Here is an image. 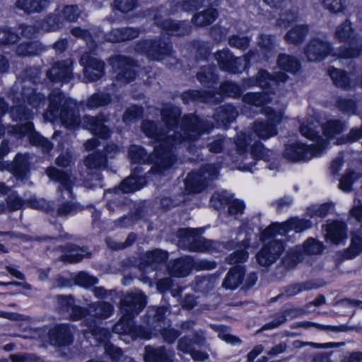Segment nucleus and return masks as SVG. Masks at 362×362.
Instances as JSON below:
<instances>
[{
	"mask_svg": "<svg viewBox=\"0 0 362 362\" xmlns=\"http://www.w3.org/2000/svg\"><path fill=\"white\" fill-rule=\"evenodd\" d=\"M180 128V131H165L153 121L145 120L142 122L144 134L157 143L154 147V164L148 173L161 175L169 169L175 161L173 149L182 142L195 141L202 133L211 130L213 124L189 114L181 119Z\"/></svg>",
	"mask_w": 362,
	"mask_h": 362,
	"instance_id": "obj_1",
	"label": "nucleus"
},
{
	"mask_svg": "<svg viewBox=\"0 0 362 362\" xmlns=\"http://www.w3.org/2000/svg\"><path fill=\"white\" fill-rule=\"evenodd\" d=\"M317 124V122H314V119H311L300 127V134L309 139H316V144L306 146L302 143H295L287 145L284 152V157L286 159L292 162L307 161L318 156L326 148L327 141L318 136Z\"/></svg>",
	"mask_w": 362,
	"mask_h": 362,
	"instance_id": "obj_2",
	"label": "nucleus"
},
{
	"mask_svg": "<svg viewBox=\"0 0 362 362\" xmlns=\"http://www.w3.org/2000/svg\"><path fill=\"white\" fill-rule=\"evenodd\" d=\"M288 76L282 72L272 76L266 71H259L256 77L257 84L265 90L261 93L245 94L243 98V102L257 107L269 103L272 100V95L276 89L278 83L285 82Z\"/></svg>",
	"mask_w": 362,
	"mask_h": 362,
	"instance_id": "obj_3",
	"label": "nucleus"
},
{
	"mask_svg": "<svg viewBox=\"0 0 362 362\" xmlns=\"http://www.w3.org/2000/svg\"><path fill=\"white\" fill-rule=\"evenodd\" d=\"M236 147V153L240 157V160L243 163V165L239 166L238 169L243 171H251V168L255 164V161L247 163L246 160L248 159V156H250V158L253 160H264L269 161L270 158L273 155V152L269 149L264 148L263 144L257 141L254 143L251 147L250 153L247 152V147L248 146V141L247 139V135L245 134H240L237 136L235 141Z\"/></svg>",
	"mask_w": 362,
	"mask_h": 362,
	"instance_id": "obj_4",
	"label": "nucleus"
},
{
	"mask_svg": "<svg viewBox=\"0 0 362 362\" xmlns=\"http://www.w3.org/2000/svg\"><path fill=\"white\" fill-rule=\"evenodd\" d=\"M206 337L205 332L199 330L197 331L193 337L184 336L177 341V349L183 354H189L196 362H202L208 359L209 354L206 351L197 350L194 346L198 347L206 346Z\"/></svg>",
	"mask_w": 362,
	"mask_h": 362,
	"instance_id": "obj_5",
	"label": "nucleus"
},
{
	"mask_svg": "<svg viewBox=\"0 0 362 362\" xmlns=\"http://www.w3.org/2000/svg\"><path fill=\"white\" fill-rule=\"evenodd\" d=\"M134 50L144 54L150 60L158 62L170 57L173 52L170 43L161 39L138 41L134 46Z\"/></svg>",
	"mask_w": 362,
	"mask_h": 362,
	"instance_id": "obj_6",
	"label": "nucleus"
},
{
	"mask_svg": "<svg viewBox=\"0 0 362 362\" xmlns=\"http://www.w3.org/2000/svg\"><path fill=\"white\" fill-rule=\"evenodd\" d=\"M217 174V168L214 165H206L199 172H192L185 180V189L190 193H199L210 180L216 178Z\"/></svg>",
	"mask_w": 362,
	"mask_h": 362,
	"instance_id": "obj_7",
	"label": "nucleus"
},
{
	"mask_svg": "<svg viewBox=\"0 0 362 362\" xmlns=\"http://www.w3.org/2000/svg\"><path fill=\"white\" fill-rule=\"evenodd\" d=\"M254 53L250 51L240 57H234L229 50L223 49L215 54L220 69L230 73H238L244 70L249 64Z\"/></svg>",
	"mask_w": 362,
	"mask_h": 362,
	"instance_id": "obj_8",
	"label": "nucleus"
},
{
	"mask_svg": "<svg viewBox=\"0 0 362 362\" xmlns=\"http://www.w3.org/2000/svg\"><path fill=\"white\" fill-rule=\"evenodd\" d=\"M311 227L312 223L309 220L291 218L282 223H274L271 224L262 232L261 235L262 238L264 240L276 235H285L286 232L290 230L300 233Z\"/></svg>",
	"mask_w": 362,
	"mask_h": 362,
	"instance_id": "obj_9",
	"label": "nucleus"
},
{
	"mask_svg": "<svg viewBox=\"0 0 362 362\" xmlns=\"http://www.w3.org/2000/svg\"><path fill=\"white\" fill-rule=\"evenodd\" d=\"M304 54L309 62H319L333 54L331 43L325 37H313L304 47Z\"/></svg>",
	"mask_w": 362,
	"mask_h": 362,
	"instance_id": "obj_10",
	"label": "nucleus"
},
{
	"mask_svg": "<svg viewBox=\"0 0 362 362\" xmlns=\"http://www.w3.org/2000/svg\"><path fill=\"white\" fill-rule=\"evenodd\" d=\"M284 250V245L281 240H269L256 253L257 262L261 267H269L279 259Z\"/></svg>",
	"mask_w": 362,
	"mask_h": 362,
	"instance_id": "obj_11",
	"label": "nucleus"
},
{
	"mask_svg": "<svg viewBox=\"0 0 362 362\" xmlns=\"http://www.w3.org/2000/svg\"><path fill=\"white\" fill-rule=\"evenodd\" d=\"M83 68V81L86 83L98 81L105 74V63L88 52L83 53L79 59Z\"/></svg>",
	"mask_w": 362,
	"mask_h": 362,
	"instance_id": "obj_12",
	"label": "nucleus"
},
{
	"mask_svg": "<svg viewBox=\"0 0 362 362\" xmlns=\"http://www.w3.org/2000/svg\"><path fill=\"white\" fill-rule=\"evenodd\" d=\"M110 62L116 72L115 78L117 81L129 83L135 78V65L131 59L117 55L111 57Z\"/></svg>",
	"mask_w": 362,
	"mask_h": 362,
	"instance_id": "obj_13",
	"label": "nucleus"
},
{
	"mask_svg": "<svg viewBox=\"0 0 362 362\" xmlns=\"http://www.w3.org/2000/svg\"><path fill=\"white\" fill-rule=\"evenodd\" d=\"M9 97L15 101L26 100L33 107L37 108L45 104V97L40 93H36L30 86H21L15 83L12 87Z\"/></svg>",
	"mask_w": 362,
	"mask_h": 362,
	"instance_id": "obj_14",
	"label": "nucleus"
},
{
	"mask_svg": "<svg viewBox=\"0 0 362 362\" xmlns=\"http://www.w3.org/2000/svg\"><path fill=\"white\" fill-rule=\"evenodd\" d=\"M146 296L140 291L127 293L121 300L120 310L123 313L122 317H134L145 307Z\"/></svg>",
	"mask_w": 362,
	"mask_h": 362,
	"instance_id": "obj_15",
	"label": "nucleus"
},
{
	"mask_svg": "<svg viewBox=\"0 0 362 362\" xmlns=\"http://www.w3.org/2000/svg\"><path fill=\"white\" fill-rule=\"evenodd\" d=\"M73 100L62 93L59 89L53 90L49 95V105L47 111L43 114L44 121L54 123L57 121V113L65 108L66 104Z\"/></svg>",
	"mask_w": 362,
	"mask_h": 362,
	"instance_id": "obj_16",
	"label": "nucleus"
},
{
	"mask_svg": "<svg viewBox=\"0 0 362 362\" xmlns=\"http://www.w3.org/2000/svg\"><path fill=\"white\" fill-rule=\"evenodd\" d=\"M14 129L16 133L21 136H28L29 142L33 146L41 148L44 152H49L52 149V144L34 129L32 122H27L16 125Z\"/></svg>",
	"mask_w": 362,
	"mask_h": 362,
	"instance_id": "obj_17",
	"label": "nucleus"
},
{
	"mask_svg": "<svg viewBox=\"0 0 362 362\" xmlns=\"http://www.w3.org/2000/svg\"><path fill=\"white\" fill-rule=\"evenodd\" d=\"M113 332L119 334H128L134 339H149L151 333L148 329L136 326L133 318H120L113 327Z\"/></svg>",
	"mask_w": 362,
	"mask_h": 362,
	"instance_id": "obj_18",
	"label": "nucleus"
},
{
	"mask_svg": "<svg viewBox=\"0 0 362 362\" xmlns=\"http://www.w3.org/2000/svg\"><path fill=\"white\" fill-rule=\"evenodd\" d=\"M57 308L62 315L70 313V317H86L88 309L75 305L74 297L71 295H58L55 298Z\"/></svg>",
	"mask_w": 362,
	"mask_h": 362,
	"instance_id": "obj_19",
	"label": "nucleus"
},
{
	"mask_svg": "<svg viewBox=\"0 0 362 362\" xmlns=\"http://www.w3.org/2000/svg\"><path fill=\"white\" fill-rule=\"evenodd\" d=\"M107 119L103 115H98L95 117L84 115L82 119L83 127L90 130L95 135L101 139H107L110 136V131L105 124Z\"/></svg>",
	"mask_w": 362,
	"mask_h": 362,
	"instance_id": "obj_20",
	"label": "nucleus"
},
{
	"mask_svg": "<svg viewBox=\"0 0 362 362\" xmlns=\"http://www.w3.org/2000/svg\"><path fill=\"white\" fill-rule=\"evenodd\" d=\"M72 75L71 59L57 62L47 71L48 78L52 82L67 83L72 78Z\"/></svg>",
	"mask_w": 362,
	"mask_h": 362,
	"instance_id": "obj_21",
	"label": "nucleus"
},
{
	"mask_svg": "<svg viewBox=\"0 0 362 362\" xmlns=\"http://www.w3.org/2000/svg\"><path fill=\"white\" fill-rule=\"evenodd\" d=\"M154 23L171 35H185L189 33L191 30L189 23L185 21L176 22L168 18L164 19L159 14L155 15Z\"/></svg>",
	"mask_w": 362,
	"mask_h": 362,
	"instance_id": "obj_22",
	"label": "nucleus"
},
{
	"mask_svg": "<svg viewBox=\"0 0 362 362\" xmlns=\"http://www.w3.org/2000/svg\"><path fill=\"white\" fill-rule=\"evenodd\" d=\"M139 33L140 30L139 28L127 27L112 29L110 33L104 35L103 38L100 39L99 35L95 36V38L99 42H119L135 39L139 36Z\"/></svg>",
	"mask_w": 362,
	"mask_h": 362,
	"instance_id": "obj_23",
	"label": "nucleus"
},
{
	"mask_svg": "<svg viewBox=\"0 0 362 362\" xmlns=\"http://www.w3.org/2000/svg\"><path fill=\"white\" fill-rule=\"evenodd\" d=\"M59 119L62 124L68 129H75L81 123L79 112L76 107V103L73 101L66 104L65 108H63L57 113V119Z\"/></svg>",
	"mask_w": 362,
	"mask_h": 362,
	"instance_id": "obj_24",
	"label": "nucleus"
},
{
	"mask_svg": "<svg viewBox=\"0 0 362 362\" xmlns=\"http://www.w3.org/2000/svg\"><path fill=\"white\" fill-rule=\"evenodd\" d=\"M324 285V281L320 279H312L304 282L292 284L284 288V293L272 299L271 300H275L276 298H280L282 295H286L287 296H294L303 291L319 288Z\"/></svg>",
	"mask_w": 362,
	"mask_h": 362,
	"instance_id": "obj_25",
	"label": "nucleus"
},
{
	"mask_svg": "<svg viewBox=\"0 0 362 362\" xmlns=\"http://www.w3.org/2000/svg\"><path fill=\"white\" fill-rule=\"evenodd\" d=\"M193 267V261L189 257L171 260L167 265L168 274L174 277H185Z\"/></svg>",
	"mask_w": 362,
	"mask_h": 362,
	"instance_id": "obj_26",
	"label": "nucleus"
},
{
	"mask_svg": "<svg viewBox=\"0 0 362 362\" xmlns=\"http://www.w3.org/2000/svg\"><path fill=\"white\" fill-rule=\"evenodd\" d=\"M144 359L145 362H175V356L173 351L168 350L164 346L154 349L147 346L145 347Z\"/></svg>",
	"mask_w": 362,
	"mask_h": 362,
	"instance_id": "obj_27",
	"label": "nucleus"
},
{
	"mask_svg": "<svg viewBox=\"0 0 362 362\" xmlns=\"http://www.w3.org/2000/svg\"><path fill=\"white\" fill-rule=\"evenodd\" d=\"M51 343L54 346H67L72 343L73 336L69 327L66 325H59L49 332Z\"/></svg>",
	"mask_w": 362,
	"mask_h": 362,
	"instance_id": "obj_28",
	"label": "nucleus"
},
{
	"mask_svg": "<svg viewBox=\"0 0 362 362\" xmlns=\"http://www.w3.org/2000/svg\"><path fill=\"white\" fill-rule=\"evenodd\" d=\"M46 173L50 179L59 183L60 185L58 188L59 192H62L64 189L69 194V197H72L74 180L69 175L53 167L48 168Z\"/></svg>",
	"mask_w": 362,
	"mask_h": 362,
	"instance_id": "obj_29",
	"label": "nucleus"
},
{
	"mask_svg": "<svg viewBox=\"0 0 362 362\" xmlns=\"http://www.w3.org/2000/svg\"><path fill=\"white\" fill-rule=\"evenodd\" d=\"M54 0H16V8L28 14L41 13L47 10Z\"/></svg>",
	"mask_w": 362,
	"mask_h": 362,
	"instance_id": "obj_30",
	"label": "nucleus"
},
{
	"mask_svg": "<svg viewBox=\"0 0 362 362\" xmlns=\"http://www.w3.org/2000/svg\"><path fill=\"white\" fill-rule=\"evenodd\" d=\"M245 274V268L242 266L230 268L223 281L222 287L228 290L235 289L242 284Z\"/></svg>",
	"mask_w": 362,
	"mask_h": 362,
	"instance_id": "obj_31",
	"label": "nucleus"
},
{
	"mask_svg": "<svg viewBox=\"0 0 362 362\" xmlns=\"http://www.w3.org/2000/svg\"><path fill=\"white\" fill-rule=\"evenodd\" d=\"M45 47L37 41L23 42L17 45L15 53L21 57H31L40 55L45 51Z\"/></svg>",
	"mask_w": 362,
	"mask_h": 362,
	"instance_id": "obj_32",
	"label": "nucleus"
},
{
	"mask_svg": "<svg viewBox=\"0 0 362 362\" xmlns=\"http://www.w3.org/2000/svg\"><path fill=\"white\" fill-rule=\"evenodd\" d=\"M181 115L179 107L171 105H165L160 110L161 119L165 124L168 130L175 131L174 129L178 128V118Z\"/></svg>",
	"mask_w": 362,
	"mask_h": 362,
	"instance_id": "obj_33",
	"label": "nucleus"
},
{
	"mask_svg": "<svg viewBox=\"0 0 362 362\" xmlns=\"http://www.w3.org/2000/svg\"><path fill=\"white\" fill-rule=\"evenodd\" d=\"M325 237L332 243L337 244L346 238V226L339 221H333L326 226Z\"/></svg>",
	"mask_w": 362,
	"mask_h": 362,
	"instance_id": "obj_34",
	"label": "nucleus"
},
{
	"mask_svg": "<svg viewBox=\"0 0 362 362\" xmlns=\"http://www.w3.org/2000/svg\"><path fill=\"white\" fill-rule=\"evenodd\" d=\"M238 114V110L235 107L226 105L216 109L214 118L218 124L225 126L234 121Z\"/></svg>",
	"mask_w": 362,
	"mask_h": 362,
	"instance_id": "obj_35",
	"label": "nucleus"
},
{
	"mask_svg": "<svg viewBox=\"0 0 362 362\" xmlns=\"http://www.w3.org/2000/svg\"><path fill=\"white\" fill-rule=\"evenodd\" d=\"M29 156L28 154L18 153L11 165V171L18 178L23 179L29 171Z\"/></svg>",
	"mask_w": 362,
	"mask_h": 362,
	"instance_id": "obj_36",
	"label": "nucleus"
},
{
	"mask_svg": "<svg viewBox=\"0 0 362 362\" xmlns=\"http://www.w3.org/2000/svg\"><path fill=\"white\" fill-rule=\"evenodd\" d=\"M304 257L303 247L300 245H297L287 251L283 258L282 264L288 269H294L298 264L303 260Z\"/></svg>",
	"mask_w": 362,
	"mask_h": 362,
	"instance_id": "obj_37",
	"label": "nucleus"
},
{
	"mask_svg": "<svg viewBox=\"0 0 362 362\" xmlns=\"http://www.w3.org/2000/svg\"><path fill=\"white\" fill-rule=\"evenodd\" d=\"M308 31L307 25H296L286 33L284 39L288 44L299 45L303 42Z\"/></svg>",
	"mask_w": 362,
	"mask_h": 362,
	"instance_id": "obj_38",
	"label": "nucleus"
},
{
	"mask_svg": "<svg viewBox=\"0 0 362 362\" xmlns=\"http://www.w3.org/2000/svg\"><path fill=\"white\" fill-rule=\"evenodd\" d=\"M213 97L214 95L211 92L195 90H187L181 95V98L185 104L194 101L210 103L213 100Z\"/></svg>",
	"mask_w": 362,
	"mask_h": 362,
	"instance_id": "obj_39",
	"label": "nucleus"
},
{
	"mask_svg": "<svg viewBox=\"0 0 362 362\" xmlns=\"http://www.w3.org/2000/svg\"><path fill=\"white\" fill-rule=\"evenodd\" d=\"M252 131L257 136L262 139H267L277 134V130L274 124L269 122L256 121L253 123Z\"/></svg>",
	"mask_w": 362,
	"mask_h": 362,
	"instance_id": "obj_40",
	"label": "nucleus"
},
{
	"mask_svg": "<svg viewBox=\"0 0 362 362\" xmlns=\"http://www.w3.org/2000/svg\"><path fill=\"white\" fill-rule=\"evenodd\" d=\"M197 230L192 228H182L177 231L179 247L190 251V248L195 238L197 235Z\"/></svg>",
	"mask_w": 362,
	"mask_h": 362,
	"instance_id": "obj_41",
	"label": "nucleus"
},
{
	"mask_svg": "<svg viewBox=\"0 0 362 362\" xmlns=\"http://www.w3.org/2000/svg\"><path fill=\"white\" fill-rule=\"evenodd\" d=\"M216 68L213 66H204L200 68L197 74V79L207 87L211 86L217 80L215 73Z\"/></svg>",
	"mask_w": 362,
	"mask_h": 362,
	"instance_id": "obj_42",
	"label": "nucleus"
},
{
	"mask_svg": "<svg viewBox=\"0 0 362 362\" xmlns=\"http://www.w3.org/2000/svg\"><path fill=\"white\" fill-rule=\"evenodd\" d=\"M168 259V252L159 249L146 252L144 262L152 269H156L157 267L164 263Z\"/></svg>",
	"mask_w": 362,
	"mask_h": 362,
	"instance_id": "obj_43",
	"label": "nucleus"
},
{
	"mask_svg": "<svg viewBox=\"0 0 362 362\" xmlns=\"http://www.w3.org/2000/svg\"><path fill=\"white\" fill-rule=\"evenodd\" d=\"M302 326L306 329L313 327L327 332H345L355 329L354 326L349 325V324L339 325H326L309 322H303Z\"/></svg>",
	"mask_w": 362,
	"mask_h": 362,
	"instance_id": "obj_44",
	"label": "nucleus"
},
{
	"mask_svg": "<svg viewBox=\"0 0 362 362\" xmlns=\"http://www.w3.org/2000/svg\"><path fill=\"white\" fill-rule=\"evenodd\" d=\"M216 279L213 276H197L195 278L192 288L195 292L206 293L214 289Z\"/></svg>",
	"mask_w": 362,
	"mask_h": 362,
	"instance_id": "obj_45",
	"label": "nucleus"
},
{
	"mask_svg": "<svg viewBox=\"0 0 362 362\" xmlns=\"http://www.w3.org/2000/svg\"><path fill=\"white\" fill-rule=\"evenodd\" d=\"M217 16L216 10L211 8L196 13L192 21L197 26H206L212 23Z\"/></svg>",
	"mask_w": 362,
	"mask_h": 362,
	"instance_id": "obj_46",
	"label": "nucleus"
},
{
	"mask_svg": "<svg viewBox=\"0 0 362 362\" xmlns=\"http://www.w3.org/2000/svg\"><path fill=\"white\" fill-rule=\"evenodd\" d=\"M146 184V180L141 176H129L119 185V189L124 193H129L139 189Z\"/></svg>",
	"mask_w": 362,
	"mask_h": 362,
	"instance_id": "obj_47",
	"label": "nucleus"
},
{
	"mask_svg": "<svg viewBox=\"0 0 362 362\" xmlns=\"http://www.w3.org/2000/svg\"><path fill=\"white\" fill-rule=\"evenodd\" d=\"M86 308L88 309L90 312L88 315H93V317H97V315L109 317L112 315L114 310L113 306L105 301L89 304Z\"/></svg>",
	"mask_w": 362,
	"mask_h": 362,
	"instance_id": "obj_48",
	"label": "nucleus"
},
{
	"mask_svg": "<svg viewBox=\"0 0 362 362\" xmlns=\"http://www.w3.org/2000/svg\"><path fill=\"white\" fill-rule=\"evenodd\" d=\"M21 40L19 33L12 28L4 26L0 28V47L11 46Z\"/></svg>",
	"mask_w": 362,
	"mask_h": 362,
	"instance_id": "obj_49",
	"label": "nucleus"
},
{
	"mask_svg": "<svg viewBox=\"0 0 362 362\" xmlns=\"http://www.w3.org/2000/svg\"><path fill=\"white\" fill-rule=\"evenodd\" d=\"M279 66L291 73H295L299 70L300 62L298 60L291 55L280 54L278 57Z\"/></svg>",
	"mask_w": 362,
	"mask_h": 362,
	"instance_id": "obj_50",
	"label": "nucleus"
},
{
	"mask_svg": "<svg viewBox=\"0 0 362 362\" xmlns=\"http://www.w3.org/2000/svg\"><path fill=\"white\" fill-rule=\"evenodd\" d=\"M111 102V96L105 93H96L93 94L86 102V107L88 109H96L100 107L105 106Z\"/></svg>",
	"mask_w": 362,
	"mask_h": 362,
	"instance_id": "obj_51",
	"label": "nucleus"
},
{
	"mask_svg": "<svg viewBox=\"0 0 362 362\" xmlns=\"http://www.w3.org/2000/svg\"><path fill=\"white\" fill-rule=\"evenodd\" d=\"M107 163V158L100 152H95L88 155L85 160V165L89 169H100L105 168Z\"/></svg>",
	"mask_w": 362,
	"mask_h": 362,
	"instance_id": "obj_52",
	"label": "nucleus"
},
{
	"mask_svg": "<svg viewBox=\"0 0 362 362\" xmlns=\"http://www.w3.org/2000/svg\"><path fill=\"white\" fill-rule=\"evenodd\" d=\"M63 22L56 13H50L39 23V27L45 31H54L62 28Z\"/></svg>",
	"mask_w": 362,
	"mask_h": 362,
	"instance_id": "obj_53",
	"label": "nucleus"
},
{
	"mask_svg": "<svg viewBox=\"0 0 362 362\" xmlns=\"http://www.w3.org/2000/svg\"><path fill=\"white\" fill-rule=\"evenodd\" d=\"M322 128L325 135L331 138L342 132L345 125L338 119H330L325 123Z\"/></svg>",
	"mask_w": 362,
	"mask_h": 362,
	"instance_id": "obj_54",
	"label": "nucleus"
},
{
	"mask_svg": "<svg viewBox=\"0 0 362 362\" xmlns=\"http://www.w3.org/2000/svg\"><path fill=\"white\" fill-rule=\"evenodd\" d=\"M81 210L82 208L79 204L72 201H65L62 202V203L58 206L56 211V215L57 216L63 217L72 215Z\"/></svg>",
	"mask_w": 362,
	"mask_h": 362,
	"instance_id": "obj_55",
	"label": "nucleus"
},
{
	"mask_svg": "<svg viewBox=\"0 0 362 362\" xmlns=\"http://www.w3.org/2000/svg\"><path fill=\"white\" fill-rule=\"evenodd\" d=\"M328 73L337 87L346 88L349 86V80L344 71L332 67L328 70Z\"/></svg>",
	"mask_w": 362,
	"mask_h": 362,
	"instance_id": "obj_56",
	"label": "nucleus"
},
{
	"mask_svg": "<svg viewBox=\"0 0 362 362\" xmlns=\"http://www.w3.org/2000/svg\"><path fill=\"white\" fill-rule=\"evenodd\" d=\"M11 117L14 121L30 119L33 117V112L22 105L13 106L11 109Z\"/></svg>",
	"mask_w": 362,
	"mask_h": 362,
	"instance_id": "obj_57",
	"label": "nucleus"
},
{
	"mask_svg": "<svg viewBox=\"0 0 362 362\" xmlns=\"http://www.w3.org/2000/svg\"><path fill=\"white\" fill-rule=\"evenodd\" d=\"M40 71L36 67L27 68L23 76V79L16 83H20L21 86H30V84H35L40 81Z\"/></svg>",
	"mask_w": 362,
	"mask_h": 362,
	"instance_id": "obj_58",
	"label": "nucleus"
},
{
	"mask_svg": "<svg viewBox=\"0 0 362 362\" xmlns=\"http://www.w3.org/2000/svg\"><path fill=\"white\" fill-rule=\"evenodd\" d=\"M129 156L134 163H145L149 159V156L144 148L136 145H132L129 147Z\"/></svg>",
	"mask_w": 362,
	"mask_h": 362,
	"instance_id": "obj_59",
	"label": "nucleus"
},
{
	"mask_svg": "<svg viewBox=\"0 0 362 362\" xmlns=\"http://www.w3.org/2000/svg\"><path fill=\"white\" fill-rule=\"evenodd\" d=\"M303 247V252L304 255H313L320 254L322 250V243L316 240L314 238H308L303 245H300Z\"/></svg>",
	"mask_w": 362,
	"mask_h": 362,
	"instance_id": "obj_60",
	"label": "nucleus"
},
{
	"mask_svg": "<svg viewBox=\"0 0 362 362\" xmlns=\"http://www.w3.org/2000/svg\"><path fill=\"white\" fill-rule=\"evenodd\" d=\"M231 201V196L227 192L214 193L211 197L210 203L216 209H219L226 204H229Z\"/></svg>",
	"mask_w": 362,
	"mask_h": 362,
	"instance_id": "obj_61",
	"label": "nucleus"
},
{
	"mask_svg": "<svg viewBox=\"0 0 362 362\" xmlns=\"http://www.w3.org/2000/svg\"><path fill=\"white\" fill-rule=\"evenodd\" d=\"M220 93L228 97L238 98L240 95L242 90L235 83L225 81L220 86Z\"/></svg>",
	"mask_w": 362,
	"mask_h": 362,
	"instance_id": "obj_62",
	"label": "nucleus"
},
{
	"mask_svg": "<svg viewBox=\"0 0 362 362\" xmlns=\"http://www.w3.org/2000/svg\"><path fill=\"white\" fill-rule=\"evenodd\" d=\"M212 244V241L206 240L197 234L191 246L190 252H210L213 248Z\"/></svg>",
	"mask_w": 362,
	"mask_h": 362,
	"instance_id": "obj_63",
	"label": "nucleus"
},
{
	"mask_svg": "<svg viewBox=\"0 0 362 362\" xmlns=\"http://www.w3.org/2000/svg\"><path fill=\"white\" fill-rule=\"evenodd\" d=\"M74 282L79 286L88 288L94 284H97L98 283V279L86 272H80L77 275H76Z\"/></svg>",
	"mask_w": 362,
	"mask_h": 362,
	"instance_id": "obj_64",
	"label": "nucleus"
}]
</instances>
